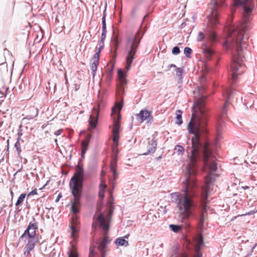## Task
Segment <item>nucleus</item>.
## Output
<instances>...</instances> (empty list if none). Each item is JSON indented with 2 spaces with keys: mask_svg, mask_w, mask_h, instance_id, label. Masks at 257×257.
<instances>
[{
  "mask_svg": "<svg viewBox=\"0 0 257 257\" xmlns=\"http://www.w3.org/2000/svg\"><path fill=\"white\" fill-rule=\"evenodd\" d=\"M115 243L118 246H127L128 245V241L123 238H117L115 241Z\"/></svg>",
  "mask_w": 257,
  "mask_h": 257,
  "instance_id": "bb28decb",
  "label": "nucleus"
},
{
  "mask_svg": "<svg viewBox=\"0 0 257 257\" xmlns=\"http://www.w3.org/2000/svg\"><path fill=\"white\" fill-rule=\"evenodd\" d=\"M122 107V104L116 102L115 105L111 108V117L113 119V128H120L121 116L120 111Z\"/></svg>",
  "mask_w": 257,
  "mask_h": 257,
  "instance_id": "0eeeda50",
  "label": "nucleus"
},
{
  "mask_svg": "<svg viewBox=\"0 0 257 257\" xmlns=\"http://www.w3.org/2000/svg\"><path fill=\"white\" fill-rule=\"evenodd\" d=\"M37 194V189H34L31 192H30L28 194V196H30L31 195H36Z\"/></svg>",
  "mask_w": 257,
  "mask_h": 257,
  "instance_id": "ea45409f",
  "label": "nucleus"
},
{
  "mask_svg": "<svg viewBox=\"0 0 257 257\" xmlns=\"http://www.w3.org/2000/svg\"><path fill=\"white\" fill-rule=\"evenodd\" d=\"M7 88H3L2 89H0V93L2 94V96L6 95L5 93L7 91Z\"/></svg>",
  "mask_w": 257,
  "mask_h": 257,
  "instance_id": "a19ab883",
  "label": "nucleus"
},
{
  "mask_svg": "<svg viewBox=\"0 0 257 257\" xmlns=\"http://www.w3.org/2000/svg\"><path fill=\"white\" fill-rule=\"evenodd\" d=\"M175 150L178 155H182L184 152V148L180 145H177L175 147Z\"/></svg>",
  "mask_w": 257,
  "mask_h": 257,
  "instance_id": "7c9ffc66",
  "label": "nucleus"
},
{
  "mask_svg": "<svg viewBox=\"0 0 257 257\" xmlns=\"http://www.w3.org/2000/svg\"><path fill=\"white\" fill-rule=\"evenodd\" d=\"M118 79L121 86L126 84V80L125 78L124 73L121 69H119L117 71Z\"/></svg>",
  "mask_w": 257,
  "mask_h": 257,
  "instance_id": "b1692460",
  "label": "nucleus"
},
{
  "mask_svg": "<svg viewBox=\"0 0 257 257\" xmlns=\"http://www.w3.org/2000/svg\"><path fill=\"white\" fill-rule=\"evenodd\" d=\"M204 37L205 35L202 32H199L197 37V41H201L204 38Z\"/></svg>",
  "mask_w": 257,
  "mask_h": 257,
  "instance_id": "c9c22d12",
  "label": "nucleus"
},
{
  "mask_svg": "<svg viewBox=\"0 0 257 257\" xmlns=\"http://www.w3.org/2000/svg\"><path fill=\"white\" fill-rule=\"evenodd\" d=\"M38 228L37 224L35 221H31L27 228L25 231L24 233L21 236V238L29 237H38L36 236V230Z\"/></svg>",
  "mask_w": 257,
  "mask_h": 257,
  "instance_id": "f8f14e48",
  "label": "nucleus"
},
{
  "mask_svg": "<svg viewBox=\"0 0 257 257\" xmlns=\"http://www.w3.org/2000/svg\"><path fill=\"white\" fill-rule=\"evenodd\" d=\"M203 242V237L202 235H199L198 241L195 245V254L194 257H202V254L200 251V248L201 246L202 245Z\"/></svg>",
  "mask_w": 257,
  "mask_h": 257,
  "instance_id": "aec40b11",
  "label": "nucleus"
},
{
  "mask_svg": "<svg viewBox=\"0 0 257 257\" xmlns=\"http://www.w3.org/2000/svg\"><path fill=\"white\" fill-rule=\"evenodd\" d=\"M111 75H107V77H106V80L107 81H110V79H111Z\"/></svg>",
  "mask_w": 257,
  "mask_h": 257,
  "instance_id": "a18cd8bd",
  "label": "nucleus"
},
{
  "mask_svg": "<svg viewBox=\"0 0 257 257\" xmlns=\"http://www.w3.org/2000/svg\"><path fill=\"white\" fill-rule=\"evenodd\" d=\"M106 187V185L104 184L103 180H101V183L99 187V196L101 199L104 197V189Z\"/></svg>",
  "mask_w": 257,
  "mask_h": 257,
  "instance_id": "a878e982",
  "label": "nucleus"
},
{
  "mask_svg": "<svg viewBox=\"0 0 257 257\" xmlns=\"http://www.w3.org/2000/svg\"><path fill=\"white\" fill-rule=\"evenodd\" d=\"M172 67H176V66L175 65V64H171L169 66H168V68L169 69H170Z\"/></svg>",
  "mask_w": 257,
  "mask_h": 257,
  "instance_id": "49530a36",
  "label": "nucleus"
},
{
  "mask_svg": "<svg viewBox=\"0 0 257 257\" xmlns=\"http://www.w3.org/2000/svg\"><path fill=\"white\" fill-rule=\"evenodd\" d=\"M180 50L178 46L174 47L173 48L172 51V53L174 55H178L180 53Z\"/></svg>",
  "mask_w": 257,
  "mask_h": 257,
  "instance_id": "e433bc0d",
  "label": "nucleus"
},
{
  "mask_svg": "<svg viewBox=\"0 0 257 257\" xmlns=\"http://www.w3.org/2000/svg\"><path fill=\"white\" fill-rule=\"evenodd\" d=\"M233 90L232 88L229 89L226 92L227 100L222 108L221 114L218 119V123L220 127H225L223 124L227 120V101H229L233 93Z\"/></svg>",
  "mask_w": 257,
  "mask_h": 257,
  "instance_id": "1a4fd4ad",
  "label": "nucleus"
},
{
  "mask_svg": "<svg viewBox=\"0 0 257 257\" xmlns=\"http://www.w3.org/2000/svg\"><path fill=\"white\" fill-rule=\"evenodd\" d=\"M99 110L98 107L92 109V114L90 115L89 123L91 127H95L97 124Z\"/></svg>",
  "mask_w": 257,
  "mask_h": 257,
  "instance_id": "f3484780",
  "label": "nucleus"
},
{
  "mask_svg": "<svg viewBox=\"0 0 257 257\" xmlns=\"http://www.w3.org/2000/svg\"><path fill=\"white\" fill-rule=\"evenodd\" d=\"M188 130L189 134L193 135L192 147L191 154L186 167L187 175L183 182V194L174 192L171 194L172 201L176 203L178 209L179 219L185 224L187 223L190 217L195 215L196 205L194 198L196 196L197 184L194 175L196 172L197 161L200 154H202L205 167L209 170L205 178V185L203 189L205 192L202 198L204 202L209 193V188L213 179V173L217 169L216 158L212 153L209 144L206 141L203 142L202 141L206 132L203 131V130Z\"/></svg>",
  "mask_w": 257,
  "mask_h": 257,
  "instance_id": "f257e3e1",
  "label": "nucleus"
},
{
  "mask_svg": "<svg viewBox=\"0 0 257 257\" xmlns=\"http://www.w3.org/2000/svg\"><path fill=\"white\" fill-rule=\"evenodd\" d=\"M91 136L89 133L87 134L85 137V139L84 140L82 141L81 142V157L83 158L87 150L88 149V146L89 142V141L91 139Z\"/></svg>",
  "mask_w": 257,
  "mask_h": 257,
  "instance_id": "6ab92c4d",
  "label": "nucleus"
},
{
  "mask_svg": "<svg viewBox=\"0 0 257 257\" xmlns=\"http://www.w3.org/2000/svg\"><path fill=\"white\" fill-rule=\"evenodd\" d=\"M71 190L74 197V200L71 201V211L74 213L73 215H76L79 212L78 207L80 204V200L82 196V190H78L76 186H74Z\"/></svg>",
  "mask_w": 257,
  "mask_h": 257,
  "instance_id": "6e6552de",
  "label": "nucleus"
},
{
  "mask_svg": "<svg viewBox=\"0 0 257 257\" xmlns=\"http://www.w3.org/2000/svg\"><path fill=\"white\" fill-rule=\"evenodd\" d=\"M113 200L110 199L108 202V211L107 214H103L100 213L96 218L95 221L92 224V227H94V224L97 223L103 231V236L100 237L95 242V244H91L90 246L89 257H92L95 254V249H97L101 252V257H105L107 245L110 242V240L107 236L109 230V221L111 215L113 213L114 208L112 206Z\"/></svg>",
  "mask_w": 257,
  "mask_h": 257,
  "instance_id": "7ed1b4c3",
  "label": "nucleus"
},
{
  "mask_svg": "<svg viewBox=\"0 0 257 257\" xmlns=\"http://www.w3.org/2000/svg\"><path fill=\"white\" fill-rule=\"evenodd\" d=\"M22 130H19V132L18 133V139L20 140V136L22 135V133H21Z\"/></svg>",
  "mask_w": 257,
  "mask_h": 257,
  "instance_id": "37998d69",
  "label": "nucleus"
},
{
  "mask_svg": "<svg viewBox=\"0 0 257 257\" xmlns=\"http://www.w3.org/2000/svg\"><path fill=\"white\" fill-rule=\"evenodd\" d=\"M110 170L112 173V174H113V176L114 177V181H115L116 179V176L117 175L116 168H115L114 167L112 166V167H110Z\"/></svg>",
  "mask_w": 257,
  "mask_h": 257,
  "instance_id": "4c0bfd02",
  "label": "nucleus"
},
{
  "mask_svg": "<svg viewBox=\"0 0 257 257\" xmlns=\"http://www.w3.org/2000/svg\"><path fill=\"white\" fill-rule=\"evenodd\" d=\"M106 13H105V10H104L103 14V17L102 18V33L101 36V41L102 42H103V41L105 40L106 38Z\"/></svg>",
  "mask_w": 257,
  "mask_h": 257,
  "instance_id": "412c9836",
  "label": "nucleus"
},
{
  "mask_svg": "<svg viewBox=\"0 0 257 257\" xmlns=\"http://www.w3.org/2000/svg\"><path fill=\"white\" fill-rule=\"evenodd\" d=\"M62 130H58L57 131H56L55 133H54V134L56 135V136H59L62 133Z\"/></svg>",
  "mask_w": 257,
  "mask_h": 257,
  "instance_id": "79ce46f5",
  "label": "nucleus"
},
{
  "mask_svg": "<svg viewBox=\"0 0 257 257\" xmlns=\"http://www.w3.org/2000/svg\"><path fill=\"white\" fill-rule=\"evenodd\" d=\"M83 170L80 167H78L76 172L71 178L70 182L71 189H73L74 186L77 187L78 190H82V179L83 177Z\"/></svg>",
  "mask_w": 257,
  "mask_h": 257,
  "instance_id": "9b49d317",
  "label": "nucleus"
},
{
  "mask_svg": "<svg viewBox=\"0 0 257 257\" xmlns=\"http://www.w3.org/2000/svg\"><path fill=\"white\" fill-rule=\"evenodd\" d=\"M176 76L180 77L182 75L183 73V69L182 68H177L176 69Z\"/></svg>",
  "mask_w": 257,
  "mask_h": 257,
  "instance_id": "f704fd0d",
  "label": "nucleus"
},
{
  "mask_svg": "<svg viewBox=\"0 0 257 257\" xmlns=\"http://www.w3.org/2000/svg\"><path fill=\"white\" fill-rule=\"evenodd\" d=\"M57 139H55V142H57Z\"/></svg>",
  "mask_w": 257,
  "mask_h": 257,
  "instance_id": "5fc2aeb1",
  "label": "nucleus"
},
{
  "mask_svg": "<svg viewBox=\"0 0 257 257\" xmlns=\"http://www.w3.org/2000/svg\"><path fill=\"white\" fill-rule=\"evenodd\" d=\"M120 130H112V141L114 144L112 146V151L115 154V156L112 159L110 167H114L116 168L117 163V154L118 153L117 147L118 146V142L119 140Z\"/></svg>",
  "mask_w": 257,
  "mask_h": 257,
  "instance_id": "9d476101",
  "label": "nucleus"
},
{
  "mask_svg": "<svg viewBox=\"0 0 257 257\" xmlns=\"http://www.w3.org/2000/svg\"><path fill=\"white\" fill-rule=\"evenodd\" d=\"M169 226L174 232H178L181 229V226L178 225L170 224Z\"/></svg>",
  "mask_w": 257,
  "mask_h": 257,
  "instance_id": "c756f323",
  "label": "nucleus"
},
{
  "mask_svg": "<svg viewBox=\"0 0 257 257\" xmlns=\"http://www.w3.org/2000/svg\"><path fill=\"white\" fill-rule=\"evenodd\" d=\"M71 228V248L68 252L69 257H78L77 249L75 246V241L78 237L80 229V222L78 220L77 215H73L70 225Z\"/></svg>",
  "mask_w": 257,
  "mask_h": 257,
  "instance_id": "423d86ee",
  "label": "nucleus"
},
{
  "mask_svg": "<svg viewBox=\"0 0 257 257\" xmlns=\"http://www.w3.org/2000/svg\"><path fill=\"white\" fill-rule=\"evenodd\" d=\"M192 49L189 47H185L184 50V53L188 58H190Z\"/></svg>",
  "mask_w": 257,
  "mask_h": 257,
  "instance_id": "473e14b6",
  "label": "nucleus"
},
{
  "mask_svg": "<svg viewBox=\"0 0 257 257\" xmlns=\"http://www.w3.org/2000/svg\"><path fill=\"white\" fill-rule=\"evenodd\" d=\"M15 147L18 152V155H19L20 154V152H21V144L20 143L19 139H18L17 141L16 142V143L15 144Z\"/></svg>",
  "mask_w": 257,
  "mask_h": 257,
  "instance_id": "72a5a7b5",
  "label": "nucleus"
},
{
  "mask_svg": "<svg viewBox=\"0 0 257 257\" xmlns=\"http://www.w3.org/2000/svg\"><path fill=\"white\" fill-rule=\"evenodd\" d=\"M111 43L114 47L115 51H116L120 45V41L118 40V38L116 36H114L111 40Z\"/></svg>",
  "mask_w": 257,
  "mask_h": 257,
  "instance_id": "c85d7f7f",
  "label": "nucleus"
},
{
  "mask_svg": "<svg viewBox=\"0 0 257 257\" xmlns=\"http://www.w3.org/2000/svg\"><path fill=\"white\" fill-rule=\"evenodd\" d=\"M61 197V195H58V199H59L60 197Z\"/></svg>",
  "mask_w": 257,
  "mask_h": 257,
  "instance_id": "3c124183",
  "label": "nucleus"
},
{
  "mask_svg": "<svg viewBox=\"0 0 257 257\" xmlns=\"http://www.w3.org/2000/svg\"><path fill=\"white\" fill-rule=\"evenodd\" d=\"M140 31L135 35L128 36L126 37L125 45V68L128 71L131 67L134 59L136 58L137 49L139 47L142 37H139Z\"/></svg>",
  "mask_w": 257,
  "mask_h": 257,
  "instance_id": "39448f33",
  "label": "nucleus"
},
{
  "mask_svg": "<svg viewBox=\"0 0 257 257\" xmlns=\"http://www.w3.org/2000/svg\"><path fill=\"white\" fill-rule=\"evenodd\" d=\"M172 257H187L185 253H177L175 254L174 256L173 255Z\"/></svg>",
  "mask_w": 257,
  "mask_h": 257,
  "instance_id": "58836bf2",
  "label": "nucleus"
},
{
  "mask_svg": "<svg viewBox=\"0 0 257 257\" xmlns=\"http://www.w3.org/2000/svg\"><path fill=\"white\" fill-rule=\"evenodd\" d=\"M203 52L205 55V56L209 59L213 55L214 52L211 48L209 47L208 44L205 43L204 44V48H203Z\"/></svg>",
  "mask_w": 257,
  "mask_h": 257,
  "instance_id": "4be33fe9",
  "label": "nucleus"
},
{
  "mask_svg": "<svg viewBox=\"0 0 257 257\" xmlns=\"http://www.w3.org/2000/svg\"><path fill=\"white\" fill-rule=\"evenodd\" d=\"M26 197V194L22 193L20 195L19 197L18 198L17 201L16 203V205L18 206L23 201L24 198Z\"/></svg>",
  "mask_w": 257,
  "mask_h": 257,
  "instance_id": "2f4dec72",
  "label": "nucleus"
},
{
  "mask_svg": "<svg viewBox=\"0 0 257 257\" xmlns=\"http://www.w3.org/2000/svg\"><path fill=\"white\" fill-rule=\"evenodd\" d=\"M103 46H104V44H103V42L102 45H100L99 48H98V51H100V52L101 49L103 48Z\"/></svg>",
  "mask_w": 257,
  "mask_h": 257,
  "instance_id": "c03bdc74",
  "label": "nucleus"
},
{
  "mask_svg": "<svg viewBox=\"0 0 257 257\" xmlns=\"http://www.w3.org/2000/svg\"><path fill=\"white\" fill-rule=\"evenodd\" d=\"M83 111H80V113H83Z\"/></svg>",
  "mask_w": 257,
  "mask_h": 257,
  "instance_id": "864d4df0",
  "label": "nucleus"
},
{
  "mask_svg": "<svg viewBox=\"0 0 257 257\" xmlns=\"http://www.w3.org/2000/svg\"><path fill=\"white\" fill-rule=\"evenodd\" d=\"M100 51H97L93 55L91 60V69L92 71L93 76H94L98 65L99 64Z\"/></svg>",
  "mask_w": 257,
  "mask_h": 257,
  "instance_id": "dca6fc26",
  "label": "nucleus"
},
{
  "mask_svg": "<svg viewBox=\"0 0 257 257\" xmlns=\"http://www.w3.org/2000/svg\"><path fill=\"white\" fill-rule=\"evenodd\" d=\"M136 12V10L135 9H133L132 11V13L133 15H135Z\"/></svg>",
  "mask_w": 257,
  "mask_h": 257,
  "instance_id": "de8ad7c7",
  "label": "nucleus"
},
{
  "mask_svg": "<svg viewBox=\"0 0 257 257\" xmlns=\"http://www.w3.org/2000/svg\"><path fill=\"white\" fill-rule=\"evenodd\" d=\"M137 118L141 122L146 121L147 123H152L153 121L151 112L147 109L141 110L139 113L136 114Z\"/></svg>",
  "mask_w": 257,
  "mask_h": 257,
  "instance_id": "4468645a",
  "label": "nucleus"
},
{
  "mask_svg": "<svg viewBox=\"0 0 257 257\" xmlns=\"http://www.w3.org/2000/svg\"><path fill=\"white\" fill-rule=\"evenodd\" d=\"M182 111L181 110H177L175 123L178 125H181L182 123Z\"/></svg>",
  "mask_w": 257,
  "mask_h": 257,
  "instance_id": "cd10ccee",
  "label": "nucleus"
},
{
  "mask_svg": "<svg viewBox=\"0 0 257 257\" xmlns=\"http://www.w3.org/2000/svg\"><path fill=\"white\" fill-rule=\"evenodd\" d=\"M157 146V143L156 142V140L155 139V138H153L151 140L149 139L148 151L146 152L142 153V155H147L149 154H154L156 151Z\"/></svg>",
  "mask_w": 257,
  "mask_h": 257,
  "instance_id": "a211bd4d",
  "label": "nucleus"
},
{
  "mask_svg": "<svg viewBox=\"0 0 257 257\" xmlns=\"http://www.w3.org/2000/svg\"><path fill=\"white\" fill-rule=\"evenodd\" d=\"M47 218L49 219L50 218L49 216L48 215H46Z\"/></svg>",
  "mask_w": 257,
  "mask_h": 257,
  "instance_id": "8fccbe9b",
  "label": "nucleus"
},
{
  "mask_svg": "<svg viewBox=\"0 0 257 257\" xmlns=\"http://www.w3.org/2000/svg\"><path fill=\"white\" fill-rule=\"evenodd\" d=\"M206 35L208 41L212 43H214L217 41V34L214 31H210Z\"/></svg>",
  "mask_w": 257,
  "mask_h": 257,
  "instance_id": "393cba45",
  "label": "nucleus"
},
{
  "mask_svg": "<svg viewBox=\"0 0 257 257\" xmlns=\"http://www.w3.org/2000/svg\"><path fill=\"white\" fill-rule=\"evenodd\" d=\"M231 13H232V14L233 13V10H231Z\"/></svg>",
  "mask_w": 257,
  "mask_h": 257,
  "instance_id": "603ef678",
  "label": "nucleus"
},
{
  "mask_svg": "<svg viewBox=\"0 0 257 257\" xmlns=\"http://www.w3.org/2000/svg\"><path fill=\"white\" fill-rule=\"evenodd\" d=\"M239 6L243 8V17L240 27L232 24L233 16L230 15L226 26L227 38L223 45L224 47L231 51L232 60L230 64V72L233 81L236 80L238 75L245 71V66L242 63V40L243 33L250 29L249 22L254 7V0H234V6Z\"/></svg>",
  "mask_w": 257,
  "mask_h": 257,
  "instance_id": "f03ea898",
  "label": "nucleus"
},
{
  "mask_svg": "<svg viewBox=\"0 0 257 257\" xmlns=\"http://www.w3.org/2000/svg\"><path fill=\"white\" fill-rule=\"evenodd\" d=\"M31 111L34 112L33 115H27L22 119L20 128L22 127L28 128L30 126V124L34 121V118L38 115V111L37 109L33 107L31 109Z\"/></svg>",
  "mask_w": 257,
  "mask_h": 257,
  "instance_id": "ddd939ff",
  "label": "nucleus"
},
{
  "mask_svg": "<svg viewBox=\"0 0 257 257\" xmlns=\"http://www.w3.org/2000/svg\"><path fill=\"white\" fill-rule=\"evenodd\" d=\"M192 110V116L187 128H205L207 124L208 114L203 96L194 102Z\"/></svg>",
  "mask_w": 257,
  "mask_h": 257,
  "instance_id": "20e7f679",
  "label": "nucleus"
},
{
  "mask_svg": "<svg viewBox=\"0 0 257 257\" xmlns=\"http://www.w3.org/2000/svg\"><path fill=\"white\" fill-rule=\"evenodd\" d=\"M243 188L244 189H246L249 188V187H248V186H244V187H243Z\"/></svg>",
  "mask_w": 257,
  "mask_h": 257,
  "instance_id": "09e8293b",
  "label": "nucleus"
},
{
  "mask_svg": "<svg viewBox=\"0 0 257 257\" xmlns=\"http://www.w3.org/2000/svg\"><path fill=\"white\" fill-rule=\"evenodd\" d=\"M28 241L26 246L24 248V253L26 256H28L30 254V252L34 249L36 243L38 241V237H29L25 238Z\"/></svg>",
  "mask_w": 257,
  "mask_h": 257,
  "instance_id": "2eb2a0df",
  "label": "nucleus"
},
{
  "mask_svg": "<svg viewBox=\"0 0 257 257\" xmlns=\"http://www.w3.org/2000/svg\"><path fill=\"white\" fill-rule=\"evenodd\" d=\"M206 210H207V205L206 204L203 205L202 209L201 212V216L199 219V224L200 227H202L203 225L204 221L206 218L207 214H206Z\"/></svg>",
  "mask_w": 257,
  "mask_h": 257,
  "instance_id": "5701e85b",
  "label": "nucleus"
}]
</instances>
